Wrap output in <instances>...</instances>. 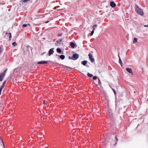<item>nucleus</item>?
Returning <instances> with one entry per match:
<instances>
[{"label": "nucleus", "mask_w": 148, "mask_h": 148, "mask_svg": "<svg viewBox=\"0 0 148 148\" xmlns=\"http://www.w3.org/2000/svg\"><path fill=\"white\" fill-rule=\"evenodd\" d=\"M112 90H113V91L114 94L115 95L116 93V92L115 90H114V89H112Z\"/></svg>", "instance_id": "nucleus-30"}, {"label": "nucleus", "mask_w": 148, "mask_h": 148, "mask_svg": "<svg viewBox=\"0 0 148 148\" xmlns=\"http://www.w3.org/2000/svg\"><path fill=\"white\" fill-rule=\"evenodd\" d=\"M122 95L121 94V95Z\"/></svg>", "instance_id": "nucleus-42"}, {"label": "nucleus", "mask_w": 148, "mask_h": 148, "mask_svg": "<svg viewBox=\"0 0 148 148\" xmlns=\"http://www.w3.org/2000/svg\"><path fill=\"white\" fill-rule=\"evenodd\" d=\"M23 139V140H25V136L23 137H22L21 136H20L19 137V139Z\"/></svg>", "instance_id": "nucleus-19"}, {"label": "nucleus", "mask_w": 148, "mask_h": 148, "mask_svg": "<svg viewBox=\"0 0 148 148\" xmlns=\"http://www.w3.org/2000/svg\"><path fill=\"white\" fill-rule=\"evenodd\" d=\"M101 83L100 81V80L99 79V81H98V83L99 85L100 84V83Z\"/></svg>", "instance_id": "nucleus-34"}, {"label": "nucleus", "mask_w": 148, "mask_h": 148, "mask_svg": "<svg viewBox=\"0 0 148 148\" xmlns=\"http://www.w3.org/2000/svg\"><path fill=\"white\" fill-rule=\"evenodd\" d=\"M6 81H4V82H3L2 85L1 86V87L0 88H3V87L4 86V85L5 84V83H6Z\"/></svg>", "instance_id": "nucleus-17"}, {"label": "nucleus", "mask_w": 148, "mask_h": 148, "mask_svg": "<svg viewBox=\"0 0 148 148\" xmlns=\"http://www.w3.org/2000/svg\"><path fill=\"white\" fill-rule=\"evenodd\" d=\"M88 63V61L87 60H85L81 62V63L83 65L89 67V65H87V64Z\"/></svg>", "instance_id": "nucleus-4"}, {"label": "nucleus", "mask_w": 148, "mask_h": 148, "mask_svg": "<svg viewBox=\"0 0 148 148\" xmlns=\"http://www.w3.org/2000/svg\"><path fill=\"white\" fill-rule=\"evenodd\" d=\"M46 102L45 101H44L43 102V103L45 104L46 103Z\"/></svg>", "instance_id": "nucleus-40"}, {"label": "nucleus", "mask_w": 148, "mask_h": 148, "mask_svg": "<svg viewBox=\"0 0 148 148\" xmlns=\"http://www.w3.org/2000/svg\"><path fill=\"white\" fill-rule=\"evenodd\" d=\"M12 45L14 46H15L17 44L15 42H14L12 43Z\"/></svg>", "instance_id": "nucleus-22"}, {"label": "nucleus", "mask_w": 148, "mask_h": 148, "mask_svg": "<svg viewBox=\"0 0 148 148\" xmlns=\"http://www.w3.org/2000/svg\"><path fill=\"white\" fill-rule=\"evenodd\" d=\"M116 112H117L118 113V114H119V110L118 111V110H117L116 108Z\"/></svg>", "instance_id": "nucleus-27"}, {"label": "nucleus", "mask_w": 148, "mask_h": 148, "mask_svg": "<svg viewBox=\"0 0 148 148\" xmlns=\"http://www.w3.org/2000/svg\"><path fill=\"white\" fill-rule=\"evenodd\" d=\"M0 140L1 141V142H2L3 144L4 147V144L3 143V141L1 138H0Z\"/></svg>", "instance_id": "nucleus-26"}, {"label": "nucleus", "mask_w": 148, "mask_h": 148, "mask_svg": "<svg viewBox=\"0 0 148 148\" xmlns=\"http://www.w3.org/2000/svg\"><path fill=\"white\" fill-rule=\"evenodd\" d=\"M5 34L6 35L8 34L9 35V40L10 41L11 40L12 38V35L10 33H8V32H6Z\"/></svg>", "instance_id": "nucleus-12"}, {"label": "nucleus", "mask_w": 148, "mask_h": 148, "mask_svg": "<svg viewBox=\"0 0 148 148\" xmlns=\"http://www.w3.org/2000/svg\"><path fill=\"white\" fill-rule=\"evenodd\" d=\"M118 56L119 58V60H120L121 58H120V54H119V53H118Z\"/></svg>", "instance_id": "nucleus-31"}, {"label": "nucleus", "mask_w": 148, "mask_h": 148, "mask_svg": "<svg viewBox=\"0 0 148 148\" xmlns=\"http://www.w3.org/2000/svg\"><path fill=\"white\" fill-rule=\"evenodd\" d=\"M79 57V55L76 53L73 54L72 56V60H75Z\"/></svg>", "instance_id": "nucleus-2"}, {"label": "nucleus", "mask_w": 148, "mask_h": 148, "mask_svg": "<svg viewBox=\"0 0 148 148\" xmlns=\"http://www.w3.org/2000/svg\"><path fill=\"white\" fill-rule=\"evenodd\" d=\"M53 50H54V48H52L50 49L49 50V52H48L49 56H50L51 55H52V54H53V53L54 52Z\"/></svg>", "instance_id": "nucleus-7"}, {"label": "nucleus", "mask_w": 148, "mask_h": 148, "mask_svg": "<svg viewBox=\"0 0 148 148\" xmlns=\"http://www.w3.org/2000/svg\"><path fill=\"white\" fill-rule=\"evenodd\" d=\"M97 77L96 76H94L93 77V79L94 80H95L97 79Z\"/></svg>", "instance_id": "nucleus-25"}, {"label": "nucleus", "mask_w": 148, "mask_h": 148, "mask_svg": "<svg viewBox=\"0 0 148 148\" xmlns=\"http://www.w3.org/2000/svg\"><path fill=\"white\" fill-rule=\"evenodd\" d=\"M144 26L145 27H147L148 26V25H145Z\"/></svg>", "instance_id": "nucleus-35"}, {"label": "nucleus", "mask_w": 148, "mask_h": 148, "mask_svg": "<svg viewBox=\"0 0 148 148\" xmlns=\"http://www.w3.org/2000/svg\"><path fill=\"white\" fill-rule=\"evenodd\" d=\"M88 56H89V60L92 63L94 62L95 61V60L92 57V55L90 53H89Z\"/></svg>", "instance_id": "nucleus-3"}, {"label": "nucleus", "mask_w": 148, "mask_h": 148, "mask_svg": "<svg viewBox=\"0 0 148 148\" xmlns=\"http://www.w3.org/2000/svg\"><path fill=\"white\" fill-rule=\"evenodd\" d=\"M94 33V31L93 30H92V31L91 33H90V36H92L93 34V33Z\"/></svg>", "instance_id": "nucleus-24"}, {"label": "nucleus", "mask_w": 148, "mask_h": 148, "mask_svg": "<svg viewBox=\"0 0 148 148\" xmlns=\"http://www.w3.org/2000/svg\"><path fill=\"white\" fill-rule=\"evenodd\" d=\"M2 89L3 88H0V95L1 94V91H2Z\"/></svg>", "instance_id": "nucleus-28"}, {"label": "nucleus", "mask_w": 148, "mask_h": 148, "mask_svg": "<svg viewBox=\"0 0 148 148\" xmlns=\"http://www.w3.org/2000/svg\"><path fill=\"white\" fill-rule=\"evenodd\" d=\"M110 5L112 8H114L116 6L115 3L114 1H111L110 3Z\"/></svg>", "instance_id": "nucleus-9"}, {"label": "nucleus", "mask_w": 148, "mask_h": 148, "mask_svg": "<svg viewBox=\"0 0 148 148\" xmlns=\"http://www.w3.org/2000/svg\"><path fill=\"white\" fill-rule=\"evenodd\" d=\"M62 35V33L60 34H58V37L61 36Z\"/></svg>", "instance_id": "nucleus-29"}, {"label": "nucleus", "mask_w": 148, "mask_h": 148, "mask_svg": "<svg viewBox=\"0 0 148 148\" xmlns=\"http://www.w3.org/2000/svg\"><path fill=\"white\" fill-rule=\"evenodd\" d=\"M48 63V62L47 61H42L39 62H37V64H46Z\"/></svg>", "instance_id": "nucleus-5"}, {"label": "nucleus", "mask_w": 148, "mask_h": 148, "mask_svg": "<svg viewBox=\"0 0 148 148\" xmlns=\"http://www.w3.org/2000/svg\"><path fill=\"white\" fill-rule=\"evenodd\" d=\"M40 140H43V138L42 137H41L40 138Z\"/></svg>", "instance_id": "nucleus-37"}, {"label": "nucleus", "mask_w": 148, "mask_h": 148, "mask_svg": "<svg viewBox=\"0 0 148 148\" xmlns=\"http://www.w3.org/2000/svg\"><path fill=\"white\" fill-rule=\"evenodd\" d=\"M126 69L128 72L133 75V73L131 69L129 68H127Z\"/></svg>", "instance_id": "nucleus-8"}, {"label": "nucleus", "mask_w": 148, "mask_h": 148, "mask_svg": "<svg viewBox=\"0 0 148 148\" xmlns=\"http://www.w3.org/2000/svg\"><path fill=\"white\" fill-rule=\"evenodd\" d=\"M62 41V39H61L60 40H57L56 41V46H59L61 44V41Z\"/></svg>", "instance_id": "nucleus-6"}, {"label": "nucleus", "mask_w": 148, "mask_h": 148, "mask_svg": "<svg viewBox=\"0 0 148 148\" xmlns=\"http://www.w3.org/2000/svg\"><path fill=\"white\" fill-rule=\"evenodd\" d=\"M119 63L120 64V62H121L120 60H119Z\"/></svg>", "instance_id": "nucleus-41"}, {"label": "nucleus", "mask_w": 148, "mask_h": 148, "mask_svg": "<svg viewBox=\"0 0 148 148\" xmlns=\"http://www.w3.org/2000/svg\"><path fill=\"white\" fill-rule=\"evenodd\" d=\"M56 50H57V52L58 53H60L61 52V51H62L59 48H57V49Z\"/></svg>", "instance_id": "nucleus-15"}, {"label": "nucleus", "mask_w": 148, "mask_h": 148, "mask_svg": "<svg viewBox=\"0 0 148 148\" xmlns=\"http://www.w3.org/2000/svg\"><path fill=\"white\" fill-rule=\"evenodd\" d=\"M135 11L137 14L143 16L144 15L143 11L136 4H135Z\"/></svg>", "instance_id": "nucleus-1"}, {"label": "nucleus", "mask_w": 148, "mask_h": 148, "mask_svg": "<svg viewBox=\"0 0 148 148\" xmlns=\"http://www.w3.org/2000/svg\"><path fill=\"white\" fill-rule=\"evenodd\" d=\"M69 58L70 59L72 60V56L71 57L69 56Z\"/></svg>", "instance_id": "nucleus-33"}, {"label": "nucleus", "mask_w": 148, "mask_h": 148, "mask_svg": "<svg viewBox=\"0 0 148 148\" xmlns=\"http://www.w3.org/2000/svg\"><path fill=\"white\" fill-rule=\"evenodd\" d=\"M5 75H3L2 73H1L0 74V81L1 82L3 78H4Z\"/></svg>", "instance_id": "nucleus-11"}, {"label": "nucleus", "mask_w": 148, "mask_h": 148, "mask_svg": "<svg viewBox=\"0 0 148 148\" xmlns=\"http://www.w3.org/2000/svg\"><path fill=\"white\" fill-rule=\"evenodd\" d=\"M60 58L62 60H63L64 59L65 56L64 55H62L60 56Z\"/></svg>", "instance_id": "nucleus-13"}, {"label": "nucleus", "mask_w": 148, "mask_h": 148, "mask_svg": "<svg viewBox=\"0 0 148 148\" xmlns=\"http://www.w3.org/2000/svg\"><path fill=\"white\" fill-rule=\"evenodd\" d=\"M49 22V21H48L46 22L45 23H48Z\"/></svg>", "instance_id": "nucleus-39"}, {"label": "nucleus", "mask_w": 148, "mask_h": 148, "mask_svg": "<svg viewBox=\"0 0 148 148\" xmlns=\"http://www.w3.org/2000/svg\"><path fill=\"white\" fill-rule=\"evenodd\" d=\"M1 52V47L0 46V53Z\"/></svg>", "instance_id": "nucleus-38"}, {"label": "nucleus", "mask_w": 148, "mask_h": 148, "mask_svg": "<svg viewBox=\"0 0 148 148\" xmlns=\"http://www.w3.org/2000/svg\"><path fill=\"white\" fill-rule=\"evenodd\" d=\"M27 25H30V24H23V26L24 27H26Z\"/></svg>", "instance_id": "nucleus-20"}, {"label": "nucleus", "mask_w": 148, "mask_h": 148, "mask_svg": "<svg viewBox=\"0 0 148 148\" xmlns=\"http://www.w3.org/2000/svg\"><path fill=\"white\" fill-rule=\"evenodd\" d=\"M97 27V25H95L93 27V30H95Z\"/></svg>", "instance_id": "nucleus-21"}, {"label": "nucleus", "mask_w": 148, "mask_h": 148, "mask_svg": "<svg viewBox=\"0 0 148 148\" xmlns=\"http://www.w3.org/2000/svg\"><path fill=\"white\" fill-rule=\"evenodd\" d=\"M7 69H6L3 72H2L1 73H2L3 75H4L5 76V75L7 71Z\"/></svg>", "instance_id": "nucleus-18"}, {"label": "nucleus", "mask_w": 148, "mask_h": 148, "mask_svg": "<svg viewBox=\"0 0 148 148\" xmlns=\"http://www.w3.org/2000/svg\"><path fill=\"white\" fill-rule=\"evenodd\" d=\"M87 75L88 77H92L93 76L92 75V74H90L89 73H87Z\"/></svg>", "instance_id": "nucleus-16"}, {"label": "nucleus", "mask_w": 148, "mask_h": 148, "mask_svg": "<svg viewBox=\"0 0 148 148\" xmlns=\"http://www.w3.org/2000/svg\"><path fill=\"white\" fill-rule=\"evenodd\" d=\"M115 138L116 139V142L115 143L114 145V146H115L116 144V142H117L118 140V139H117V137L116 136H115Z\"/></svg>", "instance_id": "nucleus-23"}, {"label": "nucleus", "mask_w": 148, "mask_h": 148, "mask_svg": "<svg viewBox=\"0 0 148 148\" xmlns=\"http://www.w3.org/2000/svg\"><path fill=\"white\" fill-rule=\"evenodd\" d=\"M121 66H123V62L121 60Z\"/></svg>", "instance_id": "nucleus-32"}, {"label": "nucleus", "mask_w": 148, "mask_h": 148, "mask_svg": "<svg viewBox=\"0 0 148 148\" xmlns=\"http://www.w3.org/2000/svg\"><path fill=\"white\" fill-rule=\"evenodd\" d=\"M45 53H46V52H43V53H41V55H43Z\"/></svg>", "instance_id": "nucleus-36"}, {"label": "nucleus", "mask_w": 148, "mask_h": 148, "mask_svg": "<svg viewBox=\"0 0 148 148\" xmlns=\"http://www.w3.org/2000/svg\"><path fill=\"white\" fill-rule=\"evenodd\" d=\"M70 45L71 47L72 48H74L75 47V46L76 45L75 43L73 42H71Z\"/></svg>", "instance_id": "nucleus-10"}, {"label": "nucleus", "mask_w": 148, "mask_h": 148, "mask_svg": "<svg viewBox=\"0 0 148 148\" xmlns=\"http://www.w3.org/2000/svg\"><path fill=\"white\" fill-rule=\"evenodd\" d=\"M138 38H134L133 39V43H135L137 42Z\"/></svg>", "instance_id": "nucleus-14"}]
</instances>
